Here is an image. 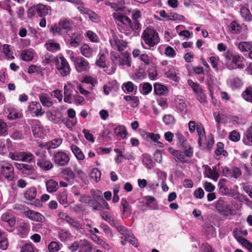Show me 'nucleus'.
<instances>
[{
  "mask_svg": "<svg viewBox=\"0 0 252 252\" xmlns=\"http://www.w3.org/2000/svg\"><path fill=\"white\" fill-rule=\"evenodd\" d=\"M36 164L40 169L45 171L50 170L53 167L52 162L46 158L45 155H41V156L37 159Z\"/></svg>",
  "mask_w": 252,
  "mask_h": 252,
  "instance_id": "nucleus-12",
  "label": "nucleus"
},
{
  "mask_svg": "<svg viewBox=\"0 0 252 252\" xmlns=\"http://www.w3.org/2000/svg\"><path fill=\"white\" fill-rule=\"evenodd\" d=\"M48 250L50 252H57L60 250L59 244L55 241L51 242L48 245Z\"/></svg>",
  "mask_w": 252,
  "mask_h": 252,
  "instance_id": "nucleus-64",
  "label": "nucleus"
},
{
  "mask_svg": "<svg viewBox=\"0 0 252 252\" xmlns=\"http://www.w3.org/2000/svg\"><path fill=\"white\" fill-rule=\"evenodd\" d=\"M21 57L23 60L30 61L33 58V53L29 50H25L22 51Z\"/></svg>",
  "mask_w": 252,
  "mask_h": 252,
  "instance_id": "nucleus-53",
  "label": "nucleus"
},
{
  "mask_svg": "<svg viewBox=\"0 0 252 252\" xmlns=\"http://www.w3.org/2000/svg\"><path fill=\"white\" fill-rule=\"evenodd\" d=\"M20 161L31 162L34 159V156L30 152H21Z\"/></svg>",
  "mask_w": 252,
  "mask_h": 252,
  "instance_id": "nucleus-44",
  "label": "nucleus"
},
{
  "mask_svg": "<svg viewBox=\"0 0 252 252\" xmlns=\"http://www.w3.org/2000/svg\"><path fill=\"white\" fill-rule=\"evenodd\" d=\"M188 84L196 94L203 91L202 88L198 84L194 82L191 80H188Z\"/></svg>",
  "mask_w": 252,
  "mask_h": 252,
  "instance_id": "nucleus-52",
  "label": "nucleus"
},
{
  "mask_svg": "<svg viewBox=\"0 0 252 252\" xmlns=\"http://www.w3.org/2000/svg\"><path fill=\"white\" fill-rule=\"evenodd\" d=\"M58 216L59 217L66 221L70 226L79 230L82 228L83 224L80 222L78 220L71 218L66 214L60 212L59 213Z\"/></svg>",
  "mask_w": 252,
  "mask_h": 252,
  "instance_id": "nucleus-10",
  "label": "nucleus"
},
{
  "mask_svg": "<svg viewBox=\"0 0 252 252\" xmlns=\"http://www.w3.org/2000/svg\"><path fill=\"white\" fill-rule=\"evenodd\" d=\"M168 20H177V21H184L185 18L182 15H180L178 13L171 12L168 15Z\"/></svg>",
  "mask_w": 252,
  "mask_h": 252,
  "instance_id": "nucleus-57",
  "label": "nucleus"
},
{
  "mask_svg": "<svg viewBox=\"0 0 252 252\" xmlns=\"http://www.w3.org/2000/svg\"><path fill=\"white\" fill-rule=\"evenodd\" d=\"M233 234L237 241L242 245L245 243L244 241H248V240L243 237V236L247 235L248 231L247 230H242L237 228H235L233 231Z\"/></svg>",
  "mask_w": 252,
  "mask_h": 252,
  "instance_id": "nucleus-22",
  "label": "nucleus"
},
{
  "mask_svg": "<svg viewBox=\"0 0 252 252\" xmlns=\"http://www.w3.org/2000/svg\"><path fill=\"white\" fill-rule=\"evenodd\" d=\"M79 247H85L86 251L87 252H90L92 249L91 244L88 241L84 240L80 241L79 243L77 242L73 243L72 245L69 247V249L73 252L76 251Z\"/></svg>",
  "mask_w": 252,
  "mask_h": 252,
  "instance_id": "nucleus-18",
  "label": "nucleus"
},
{
  "mask_svg": "<svg viewBox=\"0 0 252 252\" xmlns=\"http://www.w3.org/2000/svg\"><path fill=\"white\" fill-rule=\"evenodd\" d=\"M137 86L134 85L131 81H128L123 85V90L125 92H126L128 93H135L137 91Z\"/></svg>",
  "mask_w": 252,
  "mask_h": 252,
  "instance_id": "nucleus-32",
  "label": "nucleus"
},
{
  "mask_svg": "<svg viewBox=\"0 0 252 252\" xmlns=\"http://www.w3.org/2000/svg\"><path fill=\"white\" fill-rule=\"evenodd\" d=\"M46 187L49 192H54L58 189V184L53 180H50L46 182Z\"/></svg>",
  "mask_w": 252,
  "mask_h": 252,
  "instance_id": "nucleus-37",
  "label": "nucleus"
},
{
  "mask_svg": "<svg viewBox=\"0 0 252 252\" xmlns=\"http://www.w3.org/2000/svg\"><path fill=\"white\" fill-rule=\"evenodd\" d=\"M113 16L116 22L129 27L132 31L137 30L141 28V25L138 20L141 18V12L139 10L136 11L132 14V21L128 17L124 15L122 9L113 13Z\"/></svg>",
  "mask_w": 252,
  "mask_h": 252,
  "instance_id": "nucleus-1",
  "label": "nucleus"
},
{
  "mask_svg": "<svg viewBox=\"0 0 252 252\" xmlns=\"http://www.w3.org/2000/svg\"><path fill=\"white\" fill-rule=\"evenodd\" d=\"M46 114L48 119L54 124H60L63 121V115L59 111L52 110L48 111Z\"/></svg>",
  "mask_w": 252,
  "mask_h": 252,
  "instance_id": "nucleus-19",
  "label": "nucleus"
},
{
  "mask_svg": "<svg viewBox=\"0 0 252 252\" xmlns=\"http://www.w3.org/2000/svg\"><path fill=\"white\" fill-rule=\"evenodd\" d=\"M125 100L128 102L131 107H136L139 104V98L136 96L126 95L124 97Z\"/></svg>",
  "mask_w": 252,
  "mask_h": 252,
  "instance_id": "nucleus-41",
  "label": "nucleus"
},
{
  "mask_svg": "<svg viewBox=\"0 0 252 252\" xmlns=\"http://www.w3.org/2000/svg\"><path fill=\"white\" fill-rule=\"evenodd\" d=\"M241 170L239 168L234 167L231 169L229 177L237 179L241 175Z\"/></svg>",
  "mask_w": 252,
  "mask_h": 252,
  "instance_id": "nucleus-63",
  "label": "nucleus"
},
{
  "mask_svg": "<svg viewBox=\"0 0 252 252\" xmlns=\"http://www.w3.org/2000/svg\"><path fill=\"white\" fill-rule=\"evenodd\" d=\"M63 142V139L61 138L54 139L52 140L47 142L48 149H55L59 147Z\"/></svg>",
  "mask_w": 252,
  "mask_h": 252,
  "instance_id": "nucleus-50",
  "label": "nucleus"
},
{
  "mask_svg": "<svg viewBox=\"0 0 252 252\" xmlns=\"http://www.w3.org/2000/svg\"><path fill=\"white\" fill-rule=\"evenodd\" d=\"M167 88L165 86L158 83H156L154 85V92L157 95H164L167 93Z\"/></svg>",
  "mask_w": 252,
  "mask_h": 252,
  "instance_id": "nucleus-35",
  "label": "nucleus"
},
{
  "mask_svg": "<svg viewBox=\"0 0 252 252\" xmlns=\"http://www.w3.org/2000/svg\"><path fill=\"white\" fill-rule=\"evenodd\" d=\"M98 59L96 61V64L100 67L105 68L107 66L106 62V57L103 54L99 53L98 55Z\"/></svg>",
  "mask_w": 252,
  "mask_h": 252,
  "instance_id": "nucleus-47",
  "label": "nucleus"
},
{
  "mask_svg": "<svg viewBox=\"0 0 252 252\" xmlns=\"http://www.w3.org/2000/svg\"><path fill=\"white\" fill-rule=\"evenodd\" d=\"M45 46L47 50L52 52H55L60 49L59 44L55 42L52 40H50L45 44Z\"/></svg>",
  "mask_w": 252,
  "mask_h": 252,
  "instance_id": "nucleus-36",
  "label": "nucleus"
},
{
  "mask_svg": "<svg viewBox=\"0 0 252 252\" xmlns=\"http://www.w3.org/2000/svg\"><path fill=\"white\" fill-rule=\"evenodd\" d=\"M141 38L150 48L154 47L157 45L160 40L157 32L150 28H147L143 31Z\"/></svg>",
  "mask_w": 252,
  "mask_h": 252,
  "instance_id": "nucleus-3",
  "label": "nucleus"
},
{
  "mask_svg": "<svg viewBox=\"0 0 252 252\" xmlns=\"http://www.w3.org/2000/svg\"><path fill=\"white\" fill-rule=\"evenodd\" d=\"M114 226L117 228L119 232L120 233L125 239L128 238L130 237V233L131 232L125 226L118 225L117 222L116 223V225H114Z\"/></svg>",
  "mask_w": 252,
  "mask_h": 252,
  "instance_id": "nucleus-39",
  "label": "nucleus"
},
{
  "mask_svg": "<svg viewBox=\"0 0 252 252\" xmlns=\"http://www.w3.org/2000/svg\"><path fill=\"white\" fill-rule=\"evenodd\" d=\"M69 159L68 155L62 151L56 152L53 156V160L58 166L66 165L69 161Z\"/></svg>",
  "mask_w": 252,
  "mask_h": 252,
  "instance_id": "nucleus-8",
  "label": "nucleus"
},
{
  "mask_svg": "<svg viewBox=\"0 0 252 252\" xmlns=\"http://www.w3.org/2000/svg\"><path fill=\"white\" fill-rule=\"evenodd\" d=\"M109 42L112 47L119 51L124 50L126 47L127 44L126 41L119 39L116 35H113Z\"/></svg>",
  "mask_w": 252,
  "mask_h": 252,
  "instance_id": "nucleus-13",
  "label": "nucleus"
},
{
  "mask_svg": "<svg viewBox=\"0 0 252 252\" xmlns=\"http://www.w3.org/2000/svg\"><path fill=\"white\" fill-rule=\"evenodd\" d=\"M80 49L81 54L85 57L90 58L93 56V50L88 44H83Z\"/></svg>",
  "mask_w": 252,
  "mask_h": 252,
  "instance_id": "nucleus-27",
  "label": "nucleus"
},
{
  "mask_svg": "<svg viewBox=\"0 0 252 252\" xmlns=\"http://www.w3.org/2000/svg\"><path fill=\"white\" fill-rule=\"evenodd\" d=\"M33 135L36 138H43L46 135V130L38 121H35L32 126Z\"/></svg>",
  "mask_w": 252,
  "mask_h": 252,
  "instance_id": "nucleus-14",
  "label": "nucleus"
},
{
  "mask_svg": "<svg viewBox=\"0 0 252 252\" xmlns=\"http://www.w3.org/2000/svg\"><path fill=\"white\" fill-rule=\"evenodd\" d=\"M37 191L34 187L28 189L24 193V198L29 201L34 200L36 197Z\"/></svg>",
  "mask_w": 252,
  "mask_h": 252,
  "instance_id": "nucleus-30",
  "label": "nucleus"
},
{
  "mask_svg": "<svg viewBox=\"0 0 252 252\" xmlns=\"http://www.w3.org/2000/svg\"><path fill=\"white\" fill-rule=\"evenodd\" d=\"M121 205L123 207V215L126 217L129 216L131 214L132 209L126 199L124 198L121 199Z\"/></svg>",
  "mask_w": 252,
  "mask_h": 252,
  "instance_id": "nucleus-25",
  "label": "nucleus"
},
{
  "mask_svg": "<svg viewBox=\"0 0 252 252\" xmlns=\"http://www.w3.org/2000/svg\"><path fill=\"white\" fill-rule=\"evenodd\" d=\"M204 174L208 178L212 179L214 181H217L220 176L218 173L216 166L213 167L212 169L208 165L205 166Z\"/></svg>",
  "mask_w": 252,
  "mask_h": 252,
  "instance_id": "nucleus-20",
  "label": "nucleus"
},
{
  "mask_svg": "<svg viewBox=\"0 0 252 252\" xmlns=\"http://www.w3.org/2000/svg\"><path fill=\"white\" fill-rule=\"evenodd\" d=\"M165 74L167 77L171 78L174 81H177V77L173 67L168 68L167 71H165Z\"/></svg>",
  "mask_w": 252,
  "mask_h": 252,
  "instance_id": "nucleus-60",
  "label": "nucleus"
},
{
  "mask_svg": "<svg viewBox=\"0 0 252 252\" xmlns=\"http://www.w3.org/2000/svg\"><path fill=\"white\" fill-rule=\"evenodd\" d=\"M242 96L246 100L248 101H252V87H249L247 88L243 93Z\"/></svg>",
  "mask_w": 252,
  "mask_h": 252,
  "instance_id": "nucleus-56",
  "label": "nucleus"
},
{
  "mask_svg": "<svg viewBox=\"0 0 252 252\" xmlns=\"http://www.w3.org/2000/svg\"><path fill=\"white\" fill-rule=\"evenodd\" d=\"M196 130L198 135V144L201 146L202 142L205 139V130L201 124H197L196 125Z\"/></svg>",
  "mask_w": 252,
  "mask_h": 252,
  "instance_id": "nucleus-31",
  "label": "nucleus"
},
{
  "mask_svg": "<svg viewBox=\"0 0 252 252\" xmlns=\"http://www.w3.org/2000/svg\"><path fill=\"white\" fill-rule=\"evenodd\" d=\"M0 172L7 180L11 181L14 178V168L11 164L6 162L0 164Z\"/></svg>",
  "mask_w": 252,
  "mask_h": 252,
  "instance_id": "nucleus-6",
  "label": "nucleus"
},
{
  "mask_svg": "<svg viewBox=\"0 0 252 252\" xmlns=\"http://www.w3.org/2000/svg\"><path fill=\"white\" fill-rule=\"evenodd\" d=\"M63 176L68 182L72 181L75 177V174L69 167L64 168L62 172Z\"/></svg>",
  "mask_w": 252,
  "mask_h": 252,
  "instance_id": "nucleus-29",
  "label": "nucleus"
},
{
  "mask_svg": "<svg viewBox=\"0 0 252 252\" xmlns=\"http://www.w3.org/2000/svg\"><path fill=\"white\" fill-rule=\"evenodd\" d=\"M140 135L144 140L148 142L156 143H157L156 145H157L160 147H162L163 146L162 143L158 141V140L160 138V136L158 134L154 133L153 132H148L145 130H142L140 132Z\"/></svg>",
  "mask_w": 252,
  "mask_h": 252,
  "instance_id": "nucleus-9",
  "label": "nucleus"
},
{
  "mask_svg": "<svg viewBox=\"0 0 252 252\" xmlns=\"http://www.w3.org/2000/svg\"><path fill=\"white\" fill-rule=\"evenodd\" d=\"M238 48L242 52H250L252 49V42H241L238 44Z\"/></svg>",
  "mask_w": 252,
  "mask_h": 252,
  "instance_id": "nucleus-38",
  "label": "nucleus"
},
{
  "mask_svg": "<svg viewBox=\"0 0 252 252\" xmlns=\"http://www.w3.org/2000/svg\"><path fill=\"white\" fill-rule=\"evenodd\" d=\"M241 29L242 27L241 25L235 21L232 22L229 26V30L232 34H238L240 33Z\"/></svg>",
  "mask_w": 252,
  "mask_h": 252,
  "instance_id": "nucleus-42",
  "label": "nucleus"
},
{
  "mask_svg": "<svg viewBox=\"0 0 252 252\" xmlns=\"http://www.w3.org/2000/svg\"><path fill=\"white\" fill-rule=\"evenodd\" d=\"M227 83L233 90L240 88L243 86V82L237 77H230L227 80Z\"/></svg>",
  "mask_w": 252,
  "mask_h": 252,
  "instance_id": "nucleus-23",
  "label": "nucleus"
},
{
  "mask_svg": "<svg viewBox=\"0 0 252 252\" xmlns=\"http://www.w3.org/2000/svg\"><path fill=\"white\" fill-rule=\"evenodd\" d=\"M24 213L31 220L38 222H43L45 220L44 217L37 212L30 210L25 212Z\"/></svg>",
  "mask_w": 252,
  "mask_h": 252,
  "instance_id": "nucleus-21",
  "label": "nucleus"
},
{
  "mask_svg": "<svg viewBox=\"0 0 252 252\" xmlns=\"http://www.w3.org/2000/svg\"><path fill=\"white\" fill-rule=\"evenodd\" d=\"M240 14L246 21H251L252 20V15L248 8L242 7L240 9Z\"/></svg>",
  "mask_w": 252,
  "mask_h": 252,
  "instance_id": "nucleus-43",
  "label": "nucleus"
},
{
  "mask_svg": "<svg viewBox=\"0 0 252 252\" xmlns=\"http://www.w3.org/2000/svg\"><path fill=\"white\" fill-rule=\"evenodd\" d=\"M59 237L62 241H65L71 237V233L69 231L65 229H61L58 233Z\"/></svg>",
  "mask_w": 252,
  "mask_h": 252,
  "instance_id": "nucleus-51",
  "label": "nucleus"
},
{
  "mask_svg": "<svg viewBox=\"0 0 252 252\" xmlns=\"http://www.w3.org/2000/svg\"><path fill=\"white\" fill-rule=\"evenodd\" d=\"M233 203H229L222 200H219L216 204V207L220 213L224 216L235 215L236 213L233 208Z\"/></svg>",
  "mask_w": 252,
  "mask_h": 252,
  "instance_id": "nucleus-5",
  "label": "nucleus"
},
{
  "mask_svg": "<svg viewBox=\"0 0 252 252\" xmlns=\"http://www.w3.org/2000/svg\"><path fill=\"white\" fill-rule=\"evenodd\" d=\"M3 52L7 59L12 60L14 58V49L10 45H3Z\"/></svg>",
  "mask_w": 252,
  "mask_h": 252,
  "instance_id": "nucleus-33",
  "label": "nucleus"
},
{
  "mask_svg": "<svg viewBox=\"0 0 252 252\" xmlns=\"http://www.w3.org/2000/svg\"><path fill=\"white\" fill-rule=\"evenodd\" d=\"M71 150L76 158L78 160H83L85 158V156L82 152L80 149L75 145H72L71 146Z\"/></svg>",
  "mask_w": 252,
  "mask_h": 252,
  "instance_id": "nucleus-40",
  "label": "nucleus"
},
{
  "mask_svg": "<svg viewBox=\"0 0 252 252\" xmlns=\"http://www.w3.org/2000/svg\"><path fill=\"white\" fill-rule=\"evenodd\" d=\"M8 246V240L4 236V233L0 230V249L2 250H5Z\"/></svg>",
  "mask_w": 252,
  "mask_h": 252,
  "instance_id": "nucleus-48",
  "label": "nucleus"
},
{
  "mask_svg": "<svg viewBox=\"0 0 252 252\" xmlns=\"http://www.w3.org/2000/svg\"><path fill=\"white\" fill-rule=\"evenodd\" d=\"M81 40V37L80 35H77L75 36H72L70 40V45L73 47H76L79 46V43Z\"/></svg>",
  "mask_w": 252,
  "mask_h": 252,
  "instance_id": "nucleus-59",
  "label": "nucleus"
},
{
  "mask_svg": "<svg viewBox=\"0 0 252 252\" xmlns=\"http://www.w3.org/2000/svg\"><path fill=\"white\" fill-rule=\"evenodd\" d=\"M8 134V127L6 123L0 119V136H5Z\"/></svg>",
  "mask_w": 252,
  "mask_h": 252,
  "instance_id": "nucleus-55",
  "label": "nucleus"
},
{
  "mask_svg": "<svg viewBox=\"0 0 252 252\" xmlns=\"http://www.w3.org/2000/svg\"><path fill=\"white\" fill-rule=\"evenodd\" d=\"M100 176L101 172L98 168H94L90 174V177L91 178L94 180L96 182L100 180Z\"/></svg>",
  "mask_w": 252,
  "mask_h": 252,
  "instance_id": "nucleus-58",
  "label": "nucleus"
},
{
  "mask_svg": "<svg viewBox=\"0 0 252 252\" xmlns=\"http://www.w3.org/2000/svg\"><path fill=\"white\" fill-rule=\"evenodd\" d=\"M60 25L62 27L63 31L66 32L72 29V25L70 20L67 19H61L60 22Z\"/></svg>",
  "mask_w": 252,
  "mask_h": 252,
  "instance_id": "nucleus-34",
  "label": "nucleus"
},
{
  "mask_svg": "<svg viewBox=\"0 0 252 252\" xmlns=\"http://www.w3.org/2000/svg\"><path fill=\"white\" fill-rule=\"evenodd\" d=\"M33 9L36 11L37 15L40 17L50 14L51 11V7L50 6L41 3L33 5Z\"/></svg>",
  "mask_w": 252,
  "mask_h": 252,
  "instance_id": "nucleus-16",
  "label": "nucleus"
},
{
  "mask_svg": "<svg viewBox=\"0 0 252 252\" xmlns=\"http://www.w3.org/2000/svg\"><path fill=\"white\" fill-rule=\"evenodd\" d=\"M229 139L233 142H238L240 139V134L237 131L233 130L229 133Z\"/></svg>",
  "mask_w": 252,
  "mask_h": 252,
  "instance_id": "nucleus-61",
  "label": "nucleus"
},
{
  "mask_svg": "<svg viewBox=\"0 0 252 252\" xmlns=\"http://www.w3.org/2000/svg\"><path fill=\"white\" fill-rule=\"evenodd\" d=\"M3 225L9 231H12V228L15 225V219L14 217L8 213H4L1 217Z\"/></svg>",
  "mask_w": 252,
  "mask_h": 252,
  "instance_id": "nucleus-11",
  "label": "nucleus"
},
{
  "mask_svg": "<svg viewBox=\"0 0 252 252\" xmlns=\"http://www.w3.org/2000/svg\"><path fill=\"white\" fill-rule=\"evenodd\" d=\"M140 92L144 95H147L152 90V86L149 83H144L140 84Z\"/></svg>",
  "mask_w": 252,
  "mask_h": 252,
  "instance_id": "nucleus-46",
  "label": "nucleus"
},
{
  "mask_svg": "<svg viewBox=\"0 0 252 252\" xmlns=\"http://www.w3.org/2000/svg\"><path fill=\"white\" fill-rule=\"evenodd\" d=\"M114 132L118 139H126L127 135L126 128L124 126L116 127L114 129Z\"/></svg>",
  "mask_w": 252,
  "mask_h": 252,
  "instance_id": "nucleus-24",
  "label": "nucleus"
},
{
  "mask_svg": "<svg viewBox=\"0 0 252 252\" xmlns=\"http://www.w3.org/2000/svg\"><path fill=\"white\" fill-rule=\"evenodd\" d=\"M35 248L31 242H26L21 247V252H35Z\"/></svg>",
  "mask_w": 252,
  "mask_h": 252,
  "instance_id": "nucleus-49",
  "label": "nucleus"
},
{
  "mask_svg": "<svg viewBox=\"0 0 252 252\" xmlns=\"http://www.w3.org/2000/svg\"><path fill=\"white\" fill-rule=\"evenodd\" d=\"M39 98L41 104L44 107H50L53 104L51 98L46 94L43 93L39 94Z\"/></svg>",
  "mask_w": 252,
  "mask_h": 252,
  "instance_id": "nucleus-28",
  "label": "nucleus"
},
{
  "mask_svg": "<svg viewBox=\"0 0 252 252\" xmlns=\"http://www.w3.org/2000/svg\"><path fill=\"white\" fill-rule=\"evenodd\" d=\"M16 169L19 170L23 174L32 175L35 172V169L32 165L23 163H15Z\"/></svg>",
  "mask_w": 252,
  "mask_h": 252,
  "instance_id": "nucleus-15",
  "label": "nucleus"
},
{
  "mask_svg": "<svg viewBox=\"0 0 252 252\" xmlns=\"http://www.w3.org/2000/svg\"><path fill=\"white\" fill-rule=\"evenodd\" d=\"M7 110L9 112L7 118L9 120H14L21 117V114L17 112L13 108H8Z\"/></svg>",
  "mask_w": 252,
  "mask_h": 252,
  "instance_id": "nucleus-54",
  "label": "nucleus"
},
{
  "mask_svg": "<svg viewBox=\"0 0 252 252\" xmlns=\"http://www.w3.org/2000/svg\"><path fill=\"white\" fill-rule=\"evenodd\" d=\"M118 64L120 65H126L129 67L131 65V58L129 54L127 52L122 54L118 58Z\"/></svg>",
  "mask_w": 252,
  "mask_h": 252,
  "instance_id": "nucleus-26",
  "label": "nucleus"
},
{
  "mask_svg": "<svg viewBox=\"0 0 252 252\" xmlns=\"http://www.w3.org/2000/svg\"><path fill=\"white\" fill-rule=\"evenodd\" d=\"M28 110L33 116L36 117L41 116L44 113L42 111V108L40 104L36 101L31 102L29 104Z\"/></svg>",
  "mask_w": 252,
  "mask_h": 252,
  "instance_id": "nucleus-17",
  "label": "nucleus"
},
{
  "mask_svg": "<svg viewBox=\"0 0 252 252\" xmlns=\"http://www.w3.org/2000/svg\"><path fill=\"white\" fill-rule=\"evenodd\" d=\"M226 65L229 69H243L245 67V60L241 55L227 52L225 55Z\"/></svg>",
  "mask_w": 252,
  "mask_h": 252,
  "instance_id": "nucleus-2",
  "label": "nucleus"
},
{
  "mask_svg": "<svg viewBox=\"0 0 252 252\" xmlns=\"http://www.w3.org/2000/svg\"><path fill=\"white\" fill-rule=\"evenodd\" d=\"M86 36L92 42H97L99 41V38L96 34L92 31H88L86 32Z\"/></svg>",
  "mask_w": 252,
  "mask_h": 252,
  "instance_id": "nucleus-62",
  "label": "nucleus"
},
{
  "mask_svg": "<svg viewBox=\"0 0 252 252\" xmlns=\"http://www.w3.org/2000/svg\"><path fill=\"white\" fill-rule=\"evenodd\" d=\"M56 67L60 74L63 76H66L70 74L71 68L67 61L63 56L59 58L56 57L53 59Z\"/></svg>",
  "mask_w": 252,
  "mask_h": 252,
  "instance_id": "nucleus-4",
  "label": "nucleus"
},
{
  "mask_svg": "<svg viewBox=\"0 0 252 252\" xmlns=\"http://www.w3.org/2000/svg\"><path fill=\"white\" fill-rule=\"evenodd\" d=\"M75 67L78 72L88 71L90 68L89 62L82 57H77L73 60Z\"/></svg>",
  "mask_w": 252,
  "mask_h": 252,
  "instance_id": "nucleus-7",
  "label": "nucleus"
},
{
  "mask_svg": "<svg viewBox=\"0 0 252 252\" xmlns=\"http://www.w3.org/2000/svg\"><path fill=\"white\" fill-rule=\"evenodd\" d=\"M50 31L53 33L54 35H63L64 32L63 31L62 27L60 25L59 23L58 25H53L51 26Z\"/></svg>",
  "mask_w": 252,
  "mask_h": 252,
  "instance_id": "nucleus-45",
  "label": "nucleus"
}]
</instances>
